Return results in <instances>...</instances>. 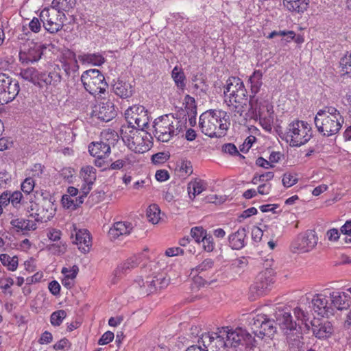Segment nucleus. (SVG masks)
I'll list each match as a JSON object with an SVG mask.
<instances>
[{
    "label": "nucleus",
    "mask_w": 351,
    "mask_h": 351,
    "mask_svg": "<svg viewBox=\"0 0 351 351\" xmlns=\"http://www.w3.org/2000/svg\"><path fill=\"white\" fill-rule=\"evenodd\" d=\"M80 59L84 63L92 64L96 66L101 65L104 61V58L99 53H87L80 56Z\"/></svg>",
    "instance_id": "nucleus-39"
},
{
    "label": "nucleus",
    "mask_w": 351,
    "mask_h": 351,
    "mask_svg": "<svg viewBox=\"0 0 351 351\" xmlns=\"http://www.w3.org/2000/svg\"><path fill=\"white\" fill-rule=\"evenodd\" d=\"M121 136L130 149L136 153H144L150 149L147 133L133 126H123Z\"/></svg>",
    "instance_id": "nucleus-6"
},
{
    "label": "nucleus",
    "mask_w": 351,
    "mask_h": 351,
    "mask_svg": "<svg viewBox=\"0 0 351 351\" xmlns=\"http://www.w3.org/2000/svg\"><path fill=\"white\" fill-rule=\"evenodd\" d=\"M206 184L204 181L199 179H195L188 184V193L189 197L193 199L196 195L200 194L202 191L206 190Z\"/></svg>",
    "instance_id": "nucleus-32"
},
{
    "label": "nucleus",
    "mask_w": 351,
    "mask_h": 351,
    "mask_svg": "<svg viewBox=\"0 0 351 351\" xmlns=\"http://www.w3.org/2000/svg\"><path fill=\"white\" fill-rule=\"evenodd\" d=\"M215 262L211 258H206L199 264L195 268L192 269V271L197 272L200 274L202 272L207 271L214 267Z\"/></svg>",
    "instance_id": "nucleus-44"
},
{
    "label": "nucleus",
    "mask_w": 351,
    "mask_h": 351,
    "mask_svg": "<svg viewBox=\"0 0 351 351\" xmlns=\"http://www.w3.org/2000/svg\"><path fill=\"white\" fill-rule=\"evenodd\" d=\"M202 242L203 243V247L206 252H210L214 250L215 243L213 241V236L211 234L206 233L204 236V239H202Z\"/></svg>",
    "instance_id": "nucleus-52"
},
{
    "label": "nucleus",
    "mask_w": 351,
    "mask_h": 351,
    "mask_svg": "<svg viewBox=\"0 0 351 351\" xmlns=\"http://www.w3.org/2000/svg\"><path fill=\"white\" fill-rule=\"evenodd\" d=\"M138 264V259L136 256L130 257L123 264L117 267L114 270V275L115 276H122V274L127 273L130 269L137 267Z\"/></svg>",
    "instance_id": "nucleus-34"
},
{
    "label": "nucleus",
    "mask_w": 351,
    "mask_h": 351,
    "mask_svg": "<svg viewBox=\"0 0 351 351\" xmlns=\"http://www.w3.org/2000/svg\"><path fill=\"white\" fill-rule=\"evenodd\" d=\"M311 128L307 122L295 120L291 122L285 132L279 134L280 137L289 143L291 147H300L307 142L312 137Z\"/></svg>",
    "instance_id": "nucleus-5"
},
{
    "label": "nucleus",
    "mask_w": 351,
    "mask_h": 351,
    "mask_svg": "<svg viewBox=\"0 0 351 351\" xmlns=\"http://www.w3.org/2000/svg\"><path fill=\"white\" fill-rule=\"evenodd\" d=\"M312 332L317 339L328 338L332 333V328L330 322H311Z\"/></svg>",
    "instance_id": "nucleus-25"
},
{
    "label": "nucleus",
    "mask_w": 351,
    "mask_h": 351,
    "mask_svg": "<svg viewBox=\"0 0 351 351\" xmlns=\"http://www.w3.org/2000/svg\"><path fill=\"white\" fill-rule=\"evenodd\" d=\"M226 112L210 110L199 117V126L202 132L209 137L221 138L226 134L230 123H226Z\"/></svg>",
    "instance_id": "nucleus-4"
},
{
    "label": "nucleus",
    "mask_w": 351,
    "mask_h": 351,
    "mask_svg": "<svg viewBox=\"0 0 351 351\" xmlns=\"http://www.w3.org/2000/svg\"><path fill=\"white\" fill-rule=\"evenodd\" d=\"M160 210L156 204H152L147 209V217L149 221L153 224H156L159 221L160 219Z\"/></svg>",
    "instance_id": "nucleus-42"
},
{
    "label": "nucleus",
    "mask_w": 351,
    "mask_h": 351,
    "mask_svg": "<svg viewBox=\"0 0 351 351\" xmlns=\"http://www.w3.org/2000/svg\"><path fill=\"white\" fill-rule=\"evenodd\" d=\"M263 73L260 70H256L250 77L249 82L251 84V93L256 96L263 85L262 82Z\"/></svg>",
    "instance_id": "nucleus-35"
},
{
    "label": "nucleus",
    "mask_w": 351,
    "mask_h": 351,
    "mask_svg": "<svg viewBox=\"0 0 351 351\" xmlns=\"http://www.w3.org/2000/svg\"><path fill=\"white\" fill-rule=\"evenodd\" d=\"M293 313L295 317L298 321H301L302 323H304L307 328V329H309V326L308 324L306 323V321L308 320V313L303 311L300 307H296L293 310Z\"/></svg>",
    "instance_id": "nucleus-50"
},
{
    "label": "nucleus",
    "mask_w": 351,
    "mask_h": 351,
    "mask_svg": "<svg viewBox=\"0 0 351 351\" xmlns=\"http://www.w3.org/2000/svg\"><path fill=\"white\" fill-rule=\"evenodd\" d=\"M61 71V67L56 64L48 71H40L38 87L41 89L57 87L62 79Z\"/></svg>",
    "instance_id": "nucleus-17"
},
{
    "label": "nucleus",
    "mask_w": 351,
    "mask_h": 351,
    "mask_svg": "<svg viewBox=\"0 0 351 351\" xmlns=\"http://www.w3.org/2000/svg\"><path fill=\"white\" fill-rule=\"evenodd\" d=\"M169 158V155L165 152H158L152 156V162L156 164H161L166 162Z\"/></svg>",
    "instance_id": "nucleus-53"
},
{
    "label": "nucleus",
    "mask_w": 351,
    "mask_h": 351,
    "mask_svg": "<svg viewBox=\"0 0 351 351\" xmlns=\"http://www.w3.org/2000/svg\"><path fill=\"white\" fill-rule=\"evenodd\" d=\"M224 95L226 102L231 110L243 117L248 102L247 90L243 81L237 77H229L226 82Z\"/></svg>",
    "instance_id": "nucleus-3"
},
{
    "label": "nucleus",
    "mask_w": 351,
    "mask_h": 351,
    "mask_svg": "<svg viewBox=\"0 0 351 351\" xmlns=\"http://www.w3.org/2000/svg\"><path fill=\"white\" fill-rule=\"evenodd\" d=\"M286 335L289 348L293 351H299L304 344L302 341V336L300 332V327L294 332L287 333Z\"/></svg>",
    "instance_id": "nucleus-30"
},
{
    "label": "nucleus",
    "mask_w": 351,
    "mask_h": 351,
    "mask_svg": "<svg viewBox=\"0 0 351 351\" xmlns=\"http://www.w3.org/2000/svg\"><path fill=\"white\" fill-rule=\"evenodd\" d=\"M0 261L10 271H14L17 269L18 257L16 256L11 257L7 254H1L0 255Z\"/></svg>",
    "instance_id": "nucleus-41"
},
{
    "label": "nucleus",
    "mask_w": 351,
    "mask_h": 351,
    "mask_svg": "<svg viewBox=\"0 0 351 351\" xmlns=\"http://www.w3.org/2000/svg\"><path fill=\"white\" fill-rule=\"evenodd\" d=\"M263 236V230L257 227L254 226L252 229V239L254 242H259L261 241L262 237Z\"/></svg>",
    "instance_id": "nucleus-63"
},
{
    "label": "nucleus",
    "mask_w": 351,
    "mask_h": 351,
    "mask_svg": "<svg viewBox=\"0 0 351 351\" xmlns=\"http://www.w3.org/2000/svg\"><path fill=\"white\" fill-rule=\"evenodd\" d=\"M185 108L189 115L195 116L197 114V106L195 99L186 95L184 97Z\"/></svg>",
    "instance_id": "nucleus-46"
},
{
    "label": "nucleus",
    "mask_w": 351,
    "mask_h": 351,
    "mask_svg": "<svg viewBox=\"0 0 351 351\" xmlns=\"http://www.w3.org/2000/svg\"><path fill=\"white\" fill-rule=\"evenodd\" d=\"M180 170L186 174L191 175L193 173L191 162L188 160H182L180 163Z\"/></svg>",
    "instance_id": "nucleus-64"
},
{
    "label": "nucleus",
    "mask_w": 351,
    "mask_h": 351,
    "mask_svg": "<svg viewBox=\"0 0 351 351\" xmlns=\"http://www.w3.org/2000/svg\"><path fill=\"white\" fill-rule=\"evenodd\" d=\"M66 317V313L64 310H58L52 313L50 317V322L54 326H59L63 319Z\"/></svg>",
    "instance_id": "nucleus-45"
},
{
    "label": "nucleus",
    "mask_w": 351,
    "mask_h": 351,
    "mask_svg": "<svg viewBox=\"0 0 351 351\" xmlns=\"http://www.w3.org/2000/svg\"><path fill=\"white\" fill-rule=\"evenodd\" d=\"M249 326L252 333L260 339L264 337L271 338L276 332V322L266 315L257 314L250 318Z\"/></svg>",
    "instance_id": "nucleus-9"
},
{
    "label": "nucleus",
    "mask_w": 351,
    "mask_h": 351,
    "mask_svg": "<svg viewBox=\"0 0 351 351\" xmlns=\"http://www.w3.org/2000/svg\"><path fill=\"white\" fill-rule=\"evenodd\" d=\"M46 48L44 45L27 40L21 47L19 60L22 64L38 62L43 54V50Z\"/></svg>",
    "instance_id": "nucleus-13"
},
{
    "label": "nucleus",
    "mask_w": 351,
    "mask_h": 351,
    "mask_svg": "<svg viewBox=\"0 0 351 351\" xmlns=\"http://www.w3.org/2000/svg\"><path fill=\"white\" fill-rule=\"evenodd\" d=\"M314 123L317 131L324 137H330L337 134L342 128L340 120L330 119L328 117H323L315 115Z\"/></svg>",
    "instance_id": "nucleus-16"
},
{
    "label": "nucleus",
    "mask_w": 351,
    "mask_h": 351,
    "mask_svg": "<svg viewBox=\"0 0 351 351\" xmlns=\"http://www.w3.org/2000/svg\"><path fill=\"white\" fill-rule=\"evenodd\" d=\"M316 115L319 117H328L330 119H337L343 122V117L341 116L340 112L333 106H326L323 109H320L317 112Z\"/></svg>",
    "instance_id": "nucleus-37"
},
{
    "label": "nucleus",
    "mask_w": 351,
    "mask_h": 351,
    "mask_svg": "<svg viewBox=\"0 0 351 351\" xmlns=\"http://www.w3.org/2000/svg\"><path fill=\"white\" fill-rule=\"evenodd\" d=\"M250 105V117L254 119L272 118L273 106L264 99H259L255 95H250L247 102Z\"/></svg>",
    "instance_id": "nucleus-15"
},
{
    "label": "nucleus",
    "mask_w": 351,
    "mask_h": 351,
    "mask_svg": "<svg viewBox=\"0 0 351 351\" xmlns=\"http://www.w3.org/2000/svg\"><path fill=\"white\" fill-rule=\"evenodd\" d=\"M114 93L121 98L126 99L130 97L134 93L133 86L122 80H118L113 84Z\"/></svg>",
    "instance_id": "nucleus-27"
},
{
    "label": "nucleus",
    "mask_w": 351,
    "mask_h": 351,
    "mask_svg": "<svg viewBox=\"0 0 351 351\" xmlns=\"http://www.w3.org/2000/svg\"><path fill=\"white\" fill-rule=\"evenodd\" d=\"M90 154L99 159H101L108 156L110 152L109 144L104 142H93L88 146Z\"/></svg>",
    "instance_id": "nucleus-26"
},
{
    "label": "nucleus",
    "mask_w": 351,
    "mask_h": 351,
    "mask_svg": "<svg viewBox=\"0 0 351 351\" xmlns=\"http://www.w3.org/2000/svg\"><path fill=\"white\" fill-rule=\"evenodd\" d=\"M276 36H289L290 39L292 40L295 37V34H294V32L293 31H288V32H286V31H279V32L273 31V32H271L269 34L267 38L271 39V38H274Z\"/></svg>",
    "instance_id": "nucleus-62"
},
{
    "label": "nucleus",
    "mask_w": 351,
    "mask_h": 351,
    "mask_svg": "<svg viewBox=\"0 0 351 351\" xmlns=\"http://www.w3.org/2000/svg\"><path fill=\"white\" fill-rule=\"evenodd\" d=\"M35 186V182L32 177H28L24 180L21 184V190L27 194L33 191Z\"/></svg>",
    "instance_id": "nucleus-51"
},
{
    "label": "nucleus",
    "mask_w": 351,
    "mask_h": 351,
    "mask_svg": "<svg viewBox=\"0 0 351 351\" xmlns=\"http://www.w3.org/2000/svg\"><path fill=\"white\" fill-rule=\"evenodd\" d=\"M23 198L22 193L16 191L13 193L10 192V202L14 208H18Z\"/></svg>",
    "instance_id": "nucleus-56"
},
{
    "label": "nucleus",
    "mask_w": 351,
    "mask_h": 351,
    "mask_svg": "<svg viewBox=\"0 0 351 351\" xmlns=\"http://www.w3.org/2000/svg\"><path fill=\"white\" fill-rule=\"evenodd\" d=\"M329 298L333 311L348 310L351 306V287L347 289L346 291L330 290Z\"/></svg>",
    "instance_id": "nucleus-19"
},
{
    "label": "nucleus",
    "mask_w": 351,
    "mask_h": 351,
    "mask_svg": "<svg viewBox=\"0 0 351 351\" xmlns=\"http://www.w3.org/2000/svg\"><path fill=\"white\" fill-rule=\"evenodd\" d=\"M78 271V267L74 265L72 267V274L71 275H67L64 277L62 280V284L64 287L67 289H71L73 286V280L75 278Z\"/></svg>",
    "instance_id": "nucleus-48"
},
{
    "label": "nucleus",
    "mask_w": 351,
    "mask_h": 351,
    "mask_svg": "<svg viewBox=\"0 0 351 351\" xmlns=\"http://www.w3.org/2000/svg\"><path fill=\"white\" fill-rule=\"evenodd\" d=\"M340 65L343 75L351 77V53L345 55L340 60Z\"/></svg>",
    "instance_id": "nucleus-47"
},
{
    "label": "nucleus",
    "mask_w": 351,
    "mask_h": 351,
    "mask_svg": "<svg viewBox=\"0 0 351 351\" xmlns=\"http://www.w3.org/2000/svg\"><path fill=\"white\" fill-rule=\"evenodd\" d=\"M276 321L280 328L285 334L297 330L298 324L296 322L293 320V317L290 313L279 311L276 313Z\"/></svg>",
    "instance_id": "nucleus-21"
},
{
    "label": "nucleus",
    "mask_w": 351,
    "mask_h": 351,
    "mask_svg": "<svg viewBox=\"0 0 351 351\" xmlns=\"http://www.w3.org/2000/svg\"><path fill=\"white\" fill-rule=\"evenodd\" d=\"M298 179L291 173H285L282 178V184L285 187H290L296 184Z\"/></svg>",
    "instance_id": "nucleus-57"
},
{
    "label": "nucleus",
    "mask_w": 351,
    "mask_h": 351,
    "mask_svg": "<svg viewBox=\"0 0 351 351\" xmlns=\"http://www.w3.org/2000/svg\"><path fill=\"white\" fill-rule=\"evenodd\" d=\"M81 80L84 88L93 95L104 93L108 87L104 75L98 69L84 71Z\"/></svg>",
    "instance_id": "nucleus-7"
},
{
    "label": "nucleus",
    "mask_w": 351,
    "mask_h": 351,
    "mask_svg": "<svg viewBox=\"0 0 351 351\" xmlns=\"http://www.w3.org/2000/svg\"><path fill=\"white\" fill-rule=\"evenodd\" d=\"M329 293L330 289H326L322 293L315 294L311 301L313 310L322 317H329L334 314L331 302L329 304L327 299Z\"/></svg>",
    "instance_id": "nucleus-18"
},
{
    "label": "nucleus",
    "mask_w": 351,
    "mask_h": 351,
    "mask_svg": "<svg viewBox=\"0 0 351 351\" xmlns=\"http://www.w3.org/2000/svg\"><path fill=\"white\" fill-rule=\"evenodd\" d=\"M256 340L247 330L241 328L230 330L228 327L218 329L217 332H204L199 336L197 343L202 344L206 351H228L229 346L239 345L255 346Z\"/></svg>",
    "instance_id": "nucleus-1"
},
{
    "label": "nucleus",
    "mask_w": 351,
    "mask_h": 351,
    "mask_svg": "<svg viewBox=\"0 0 351 351\" xmlns=\"http://www.w3.org/2000/svg\"><path fill=\"white\" fill-rule=\"evenodd\" d=\"M10 224L14 228H16L18 232L34 230L37 228L35 221L22 218H17L11 220Z\"/></svg>",
    "instance_id": "nucleus-31"
},
{
    "label": "nucleus",
    "mask_w": 351,
    "mask_h": 351,
    "mask_svg": "<svg viewBox=\"0 0 351 351\" xmlns=\"http://www.w3.org/2000/svg\"><path fill=\"white\" fill-rule=\"evenodd\" d=\"M132 229L133 226L130 222L118 221L110 228L108 234L112 239H116L120 236L130 234Z\"/></svg>",
    "instance_id": "nucleus-23"
},
{
    "label": "nucleus",
    "mask_w": 351,
    "mask_h": 351,
    "mask_svg": "<svg viewBox=\"0 0 351 351\" xmlns=\"http://www.w3.org/2000/svg\"><path fill=\"white\" fill-rule=\"evenodd\" d=\"M154 134L158 141L167 143L182 133L186 128V119H181L172 114H165L155 119Z\"/></svg>",
    "instance_id": "nucleus-2"
},
{
    "label": "nucleus",
    "mask_w": 351,
    "mask_h": 351,
    "mask_svg": "<svg viewBox=\"0 0 351 351\" xmlns=\"http://www.w3.org/2000/svg\"><path fill=\"white\" fill-rule=\"evenodd\" d=\"M114 337V335L111 331H107L103 334L101 337L98 341V344L99 345H106L108 343L111 342Z\"/></svg>",
    "instance_id": "nucleus-59"
},
{
    "label": "nucleus",
    "mask_w": 351,
    "mask_h": 351,
    "mask_svg": "<svg viewBox=\"0 0 351 351\" xmlns=\"http://www.w3.org/2000/svg\"><path fill=\"white\" fill-rule=\"evenodd\" d=\"M75 243L79 245V250L84 252H88L91 246V238L87 230H79L75 233Z\"/></svg>",
    "instance_id": "nucleus-28"
},
{
    "label": "nucleus",
    "mask_w": 351,
    "mask_h": 351,
    "mask_svg": "<svg viewBox=\"0 0 351 351\" xmlns=\"http://www.w3.org/2000/svg\"><path fill=\"white\" fill-rule=\"evenodd\" d=\"M40 71L35 68L29 67L27 69H22L19 75L25 80L32 83L34 85L38 86V82L40 80Z\"/></svg>",
    "instance_id": "nucleus-33"
},
{
    "label": "nucleus",
    "mask_w": 351,
    "mask_h": 351,
    "mask_svg": "<svg viewBox=\"0 0 351 351\" xmlns=\"http://www.w3.org/2000/svg\"><path fill=\"white\" fill-rule=\"evenodd\" d=\"M80 175L86 184H93L97 178L96 169L90 165L83 167Z\"/></svg>",
    "instance_id": "nucleus-36"
},
{
    "label": "nucleus",
    "mask_w": 351,
    "mask_h": 351,
    "mask_svg": "<svg viewBox=\"0 0 351 351\" xmlns=\"http://www.w3.org/2000/svg\"><path fill=\"white\" fill-rule=\"evenodd\" d=\"M206 230H204L202 227L196 226L193 227L191 230V237L197 242L199 243L202 242L204 239V236L206 234Z\"/></svg>",
    "instance_id": "nucleus-49"
},
{
    "label": "nucleus",
    "mask_w": 351,
    "mask_h": 351,
    "mask_svg": "<svg viewBox=\"0 0 351 351\" xmlns=\"http://www.w3.org/2000/svg\"><path fill=\"white\" fill-rule=\"evenodd\" d=\"M44 28L51 34L57 33L64 26V14L51 8H45L39 14Z\"/></svg>",
    "instance_id": "nucleus-11"
},
{
    "label": "nucleus",
    "mask_w": 351,
    "mask_h": 351,
    "mask_svg": "<svg viewBox=\"0 0 351 351\" xmlns=\"http://www.w3.org/2000/svg\"><path fill=\"white\" fill-rule=\"evenodd\" d=\"M93 115L102 121H110L117 115L114 104L109 99H104L94 107Z\"/></svg>",
    "instance_id": "nucleus-20"
},
{
    "label": "nucleus",
    "mask_w": 351,
    "mask_h": 351,
    "mask_svg": "<svg viewBox=\"0 0 351 351\" xmlns=\"http://www.w3.org/2000/svg\"><path fill=\"white\" fill-rule=\"evenodd\" d=\"M41 23L42 22L40 20V17H34L29 23V27L32 32L38 33L41 29Z\"/></svg>",
    "instance_id": "nucleus-58"
},
{
    "label": "nucleus",
    "mask_w": 351,
    "mask_h": 351,
    "mask_svg": "<svg viewBox=\"0 0 351 351\" xmlns=\"http://www.w3.org/2000/svg\"><path fill=\"white\" fill-rule=\"evenodd\" d=\"M20 90L19 84L4 73H0V105L13 101Z\"/></svg>",
    "instance_id": "nucleus-12"
},
{
    "label": "nucleus",
    "mask_w": 351,
    "mask_h": 351,
    "mask_svg": "<svg viewBox=\"0 0 351 351\" xmlns=\"http://www.w3.org/2000/svg\"><path fill=\"white\" fill-rule=\"evenodd\" d=\"M274 176V173L272 171H268L265 173H263L261 175H256L252 179V183L256 184H257L258 181L259 182H264V181H269L273 179Z\"/></svg>",
    "instance_id": "nucleus-54"
},
{
    "label": "nucleus",
    "mask_w": 351,
    "mask_h": 351,
    "mask_svg": "<svg viewBox=\"0 0 351 351\" xmlns=\"http://www.w3.org/2000/svg\"><path fill=\"white\" fill-rule=\"evenodd\" d=\"M147 283H154V286L158 289H164L167 287L169 283V278L164 274H159L152 277H148Z\"/></svg>",
    "instance_id": "nucleus-38"
},
{
    "label": "nucleus",
    "mask_w": 351,
    "mask_h": 351,
    "mask_svg": "<svg viewBox=\"0 0 351 351\" xmlns=\"http://www.w3.org/2000/svg\"><path fill=\"white\" fill-rule=\"evenodd\" d=\"M222 151L230 155H237L239 156L241 158H244V156L239 152L237 147L232 143L224 144L222 146Z\"/></svg>",
    "instance_id": "nucleus-55"
},
{
    "label": "nucleus",
    "mask_w": 351,
    "mask_h": 351,
    "mask_svg": "<svg viewBox=\"0 0 351 351\" xmlns=\"http://www.w3.org/2000/svg\"><path fill=\"white\" fill-rule=\"evenodd\" d=\"M171 76L178 88L183 91L186 86V77L184 72L181 69H178V66H176L172 70Z\"/></svg>",
    "instance_id": "nucleus-40"
},
{
    "label": "nucleus",
    "mask_w": 351,
    "mask_h": 351,
    "mask_svg": "<svg viewBox=\"0 0 351 351\" xmlns=\"http://www.w3.org/2000/svg\"><path fill=\"white\" fill-rule=\"evenodd\" d=\"M309 0H283L285 7L291 12L298 14L304 13L307 10Z\"/></svg>",
    "instance_id": "nucleus-29"
},
{
    "label": "nucleus",
    "mask_w": 351,
    "mask_h": 351,
    "mask_svg": "<svg viewBox=\"0 0 351 351\" xmlns=\"http://www.w3.org/2000/svg\"><path fill=\"white\" fill-rule=\"evenodd\" d=\"M256 138L253 136H248L242 145L240 146V151L241 152L245 153L248 152V150L252 147L253 143L255 141Z\"/></svg>",
    "instance_id": "nucleus-61"
},
{
    "label": "nucleus",
    "mask_w": 351,
    "mask_h": 351,
    "mask_svg": "<svg viewBox=\"0 0 351 351\" xmlns=\"http://www.w3.org/2000/svg\"><path fill=\"white\" fill-rule=\"evenodd\" d=\"M274 270L265 268L260 271L255 278L254 283L250 286L251 297H260L270 290L274 283Z\"/></svg>",
    "instance_id": "nucleus-10"
},
{
    "label": "nucleus",
    "mask_w": 351,
    "mask_h": 351,
    "mask_svg": "<svg viewBox=\"0 0 351 351\" xmlns=\"http://www.w3.org/2000/svg\"><path fill=\"white\" fill-rule=\"evenodd\" d=\"M132 114L131 119L134 121L136 124L137 130H144L149 124V118L147 110L143 106H134L130 108Z\"/></svg>",
    "instance_id": "nucleus-22"
},
{
    "label": "nucleus",
    "mask_w": 351,
    "mask_h": 351,
    "mask_svg": "<svg viewBox=\"0 0 351 351\" xmlns=\"http://www.w3.org/2000/svg\"><path fill=\"white\" fill-rule=\"evenodd\" d=\"M75 5V0H53L52 8L60 12V10L68 11Z\"/></svg>",
    "instance_id": "nucleus-43"
},
{
    "label": "nucleus",
    "mask_w": 351,
    "mask_h": 351,
    "mask_svg": "<svg viewBox=\"0 0 351 351\" xmlns=\"http://www.w3.org/2000/svg\"><path fill=\"white\" fill-rule=\"evenodd\" d=\"M49 196V197H43L38 202H34L27 208V212L34 211L29 216L34 217L35 221L47 222L55 215L56 210L55 200L51 195Z\"/></svg>",
    "instance_id": "nucleus-8"
},
{
    "label": "nucleus",
    "mask_w": 351,
    "mask_h": 351,
    "mask_svg": "<svg viewBox=\"0 0 351 351\" xmlns=\"http://www.w3.org/2000/svg\"><path fill=\"white\" fill-rule=\"evenodd\" d=\"M247 229L241 227L238 230L231 234L228 237L229 245L233 250H241L245 245V237Z\"/></svg>",
    "instance_id": "nucleus-24"
},
{
    "label": "nucleus",
    "mask_w": 351,
    "mask_h": 351,
    "mask_svg": "<svg viewBox=\"0 0 351 351\" xmlns=\"http://www.w3.org/2000/svg\"><path fill=\"white\" fill-rule=\"evenodd\" d=\"M318 238L313 230H306L299 234L291 243L293 252L306 253L311 251L317 245Z\"/></svg>",
    "instance_id": "nucleus-14"
},
{
    "label": "nucleus",
    "mask_w": 351,
    "mask_h": 351,
    "mask_svg": "<svg viewBox=\"0 0 351 351\" xmlns=\"http://www.w3.org/2000/svg\"><path fill=\"white\" fill-rule=\"evenodd\" d=\"M64 56H66L67 58L71 59V63L72 66L71 71L75 72L77 71L79 66L75 59V53L71 51L68 50L66 53H64Z\"/></svg>",
    "instance_id": "nucleus-60"
}]
</instances>
